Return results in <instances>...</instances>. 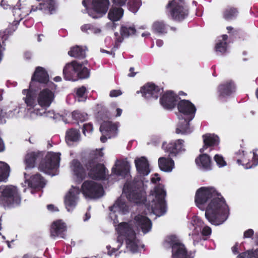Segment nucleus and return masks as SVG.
I'll list each match as a JSON object with an SVG mask.
<instances>
[{"instance_id": "obj_1", "label": "nucleus", "mask_w": 258, "mask_h": 258, "mask_svg": "<svg viewBox=\"0 0 258 258\" xmlns=\"http://www.w3.org/2000/svg\"><path fill=\"white\" fill-rule=\"evenodd\" d=\"M211 200L205 211V217L212 225L222 224L228 218V209L224 198L213 187H201L196 193L195 201L201 208Z\"/></svg>"}, {"instance_id": "obj_2", "label": "nucleus", "mask_w": 258, "mask_h": 258, "mask_svg": "<svg viewBox=\"0 0 258 258\" xmlns=\"http://www.w3.org/2000/svg\"><path fill=\"white\" fill-rule=\"evenodd\" d=\"M22 198L18 188L13 185L0 186V206L11 209L20 205Z\"/></svg>"}, {"instance_id": "obj_3", "label": "nucleus", "mask_w": 258, "mask_h": 258, "mask_svg": "<svg viewBox=\"0 0 258 258\" xmlns=\"http://www.w3.org/2000/svg\"><path fill=\"white\" fill-rule=\"evenodd\" d=\"M155 200L152 201L151 206L147 209L158 216L163 215L166 212V205L165 201L166 191L161 184L155 187Z\"/></svg>"}, {"instance_id": "obj_4", "label": "nucleus", "mask_w": 258, "mask_h": 258, "mask_svg": "<svg viewBox=\"0 0 258 258\" xmlns=\"http://www.w3.org/2000/svg\"><path fill=\"white\" fill-rule=\"evenodd\" d=\"M39 83L44 86H47L51 89H56V85L49 81V77L46 69L42 67H37L31 77L30 88L33 90L37 84Z\"/></svg>"}, {"instance_id": "obj_5", "label": "nucleus", "mask_w": 258, "mask_h": 258, "mask_svg": "<svg viewBox=\"0 0 258 258\" xmlns=\"http://www.w3.org/2000/svg\"><path fill=\"white\" fill-rule=\"evenodd\" d=\"M166 10L168 16L175 21L181 22L188 15V9L179 4L177 0L169 2L166 6Z\"/></svg>"}, {"instance_id": "obj_6", "label": "nucleus", "mask_w": 258, "mask_h": 258, "mask_svg": "<svg viewBox=\"0 0 258 258\" xmlns=\"http://www.w3.org/2000/svg\"><path fill=\"white\" fill-rule=\"evenodd\" d=\"M59 156L60 154L58 153L48 152L44 158L43 157L40 159L41 161L38 165L39 170L46 173H50L58 166Z\"/></svg>"}, {"instance_id": "obj_7", "label": "nucleus", "mask_w": 258, "mask_h": 258, "mask_svg": "<svg viewBox=\"0 0 258 258\" xmlns=\"http://www.w3.org/2000/svg\"><path fill=\"white\" fill-rule=\"evenodd\" d=\"M82 194L85 197L91 199H98L104 194L102 185L92 180L85 181L81 186Z\"/></svg>"}, {"instance_id": "obj_8", "label": "nucleus", "mask_w": 258, "mask_h": 258, "mask_svg": "<svg viewBox=\"0 0 258 258\" xmlns=\"http://www.w3.org/2000/svg\"><path fill=\"white\" fill-rule=\"evenodd\" d=\"M85 167L88 171V176L91 179L96 180L105 179L106 168L103 164L96 163L95 160L90 159L86 163Z\"/></svg>"}, {"instance_id": "obj_9", "label": "nucleus", "mask_w": 258, "mask_h": 258, "mask_svg": "<svg viewBox=\"0 0 258 258\" xmlns=\"http://www.w3.org/2000/svg\"><path fill=\"white\" fill-rule=\"evenodd\" d=\"M167 240L172 248V258H190L184 245L176 236H169Z\"/></svg>"}, {"instance_id": "obj_10", "label": "nucleus", "mask_w": 258, "mask_h": 258, "mask_svg": "<svg viewBox=\"0 0 258 258\" xmlns=\"http://www.w3.org/2000/svg\"><path fill=\"white\" fill-rule=\"evenodd\" d=\"M236 91V85L232 80L221 83L217 88V98L220 101H226L232 96Z\"/></svg>"}, {"instance_id": "obj_11", "label": "nucleus", "mask_w": 258, "mask_h": 258, "mask_svg": "<svg viewBox=\"0 0 258 258\" xmlns=\"http://www.w3.org/2000/svg\"><path fill=\"white\" fill-rule=\"evenodd\" d=\"M109 0H92L91 8L88 10V15L93 19H98L108 11Z\"/></svg>"}, {"instance_id": "obj_12", "label": "nucleus", "mask_w": 258, "mask_h": 258, "mask_svg": "<svg viewBox=\"0 0 258 258\" xmlns=\"http://www.w3.org/2000/svg\"><path fill=\"white\" fill-rule=\"evenodd\" d=\"M127 199L136 203H142L146 201L144 192L138 188H136L131 183H125L123 188Z\"/></svg>"}, {"instance_id": "obj_13", "label": "nucleus", "mask_w": 258, "mask_h": 258, "mask_svg": "<svg viewBox=\"0 0 258 258\" xmlns=\"http://www.w3.org/2000/svg\"><path fill=\"white\" fill-rule=\"evenodd\" d=\"M161 91H163L162 89L158 86L153 83H148L142 87L140 91H137V93L140 92L142 96L146 99L156 100L161 94Z\"/></svg>"}, {"instance_id": "obj_14", "label": "nucleus", "mask_w": 258, "mask_h": 258, "mask_svg": "<svg viewBox=\"0 0 258 258\" xmlns=\"http://www.w3.org/2000/svg\"><path fill=\"white\" fill-rule=\"evenodd\" d=\"M177 107L178 111L185 117H189V120H192L194 118L197 108L189 100L186 99L179 100L177 103Z\"/></svg>"}, {"instance_id": "obj_15", "label": "nucleus", "mask_w": 258, "mask_h": 258, "mask_svg": "<svg viewBox=\"0 0 258 258\" xmlns=\"http://www.w3.org/2000/svg\"><path fill=\"white\" fill-rule=\"evenodd\" d=\"M55 90L48 87L40 91L37 96L38 104L42 107H48L54 99Z\"/></svg>"}, {"instance_id": "obj_16", "label": "nucleus", "mask_w": 258, "mask_h": 258, "mask_svg": "<svg viewBox=\"0 0 258 258\" xmlns=\"http://www.w3.org/2000/svg\"><path fill=\"white\" fill-rule=\"evenodd\" d=\"M178 96L172 91L165 92L160 98V103L166 109L171 110L177 104Z\"/></svg>"}, {"instance_id": "obj_17", "label": "nucleus", "mask_w": 258, "mask_h": 258, "mask_svg": "<svg viewBox=\"0 0 258 258\" xmlns=\"http://www.w3.org/2000/svg\"><path fill=\"white\" fill-rule=\"evenodd\" d=\"M115 229L119 235L125 237L126 240L128 238H136V232L132 224L128 223L121 222L117 225Z\"/></svg>"}, {"instance_id": "obj_18", "label": "nucleus", "mask_w": 258, "mask_h": 258, "mask_svg": "<svg viewBox=\"0 0 258 258\" xmlns=\"http://www.w3.org/2000/svg\"><path fill=\"white\" fill-rule=\"evenodd\" d=\"M78 61L73 60L67 63L63 69V76L64 79L67 81L75 82L77 81L76 78L77 73Z\"/></svg>"}, {"instance_id": "obj_19", "label": "nucleus", "mask_w": 258, "mask_h": 258, "mask_svg": "<svg viewBox=\"0 0 258 258\" xmlns=\"http://www.w3.org/2000/svg\"><path fill=\"white\" fill-rule=\"evenodd\" d=\"M184 143L182 139L171 141L165 147V151L171 156H176L178 153L185 151Z\"/></svg>"}, {"instance_id": "obj_20", "label": "nucleus", "mask_w": 258, "mask_h": 258, "mask_svg": "<svg viewBox=\"0 0 258 258\" xmlns=\"http://www.w3.org/2000/svg\"><path fill=\"white\" fill-rule=\"evenodd\" d=\"M66 230V223L61 220H56L51 225L50 236L54 237L59 236L64 238L65 237L64 232Z\"/></svg>"}, {"instance_id": "obj_21", "label": "nucleus", "mask_w": 258, "mask_h": 258, "mask_svg": "<svg viewBox=\"0 0 258 258\" xmlns=\"http://www.w3.org/2000/svg\"><path fill=\"white\" fill-rule=\"evenodd\" d=\"M236 154L242 155V157L241 159H237L236 162L239 165H242L246 169H249L252 167H254L258 165V155L255 153L253 154V163L250 164L249 162V156L247 154H245L244 151L241 152L239 151Z\"/></svg>"}, {"instance_id": "obj_22", "label": "nucleus", "mask_w": 258, "mask_h": 258, "mask_svg": "<svg viewBox=\"0 0 258 258\" xmlns=\"http://www.w3.org/2000/svg\"><path fill=\"white\" fill-rule=\"evenodd\" d=\"M135 224L140 227L144 233H147L150 231L152 223L151 220L147 217L138 214L134 218Z\"/></svg>"}, {"instance_id": "obj_23", "label": "nucleus", "mask_w": 258, "mask_h": 258, "mask_svg": "<svg viewBox=\"0 0 258 258\" xmlns=\"http://www.w3.org/2000/svg\"><path fill=\"white\" fill-rule=\"evenodd\" d=\"M135 164L138 173L142 176H146L150 172L149 163L145 157L137 158Z\"/></svg>"}, {"instance_id": "obj_24", "label": "nucleus", "mask_w": 258, "mask_h": 258, "mask_svg": "<svg viewBox=\"0 0 258 258\" xmlns=\"http://www.w3.org/2000/svg\"><path fill=\"white\" fill-rule=\"evenodd\" d=\"M46 185V180L39 173L32 175L28 180V185L31 188L40 190Z\"/></svg>"}, {"instance_id": "obj_25", "label": "nucleus", "mask_w": 258, "mask_h": 258, "mask_svg": "<svg viewBox=\"0 0 258 258\" xmlns=\"http://www.w3.org/2000/svg\"><path fill=\"white\" fill-rule=\"evenodd\" d=\"M191 120H189V117H185L179 119V121L177 125L175 133L177 134L186 135L191 133L192 130L190 127L189 122Z\"/></svg>"}, {"instance_id": "obj_26", "label": "nucleus", "mask_w": 258, "mask_h": 258, "mask_svg": "<svg viewBox=\"0 0 258 258\" xmlns=\"http://www.w3.org/2000/svg\"><path fill=\"white\" fill-rule=\"evenodd\" d=\"M78 194V190L73 188L70 189L66 196L64 203L68 211H70L75 207L77 204V195Z\"/></svg>"}, {"instance_id": "obj_27", "label": "nucleus", "mask_w": 258, "mask_h": 258, "mask_svg": "<svg viewBox=\"0 0 258 258\" xmlns=\"http://www.w3.org/2000/svg\"><path fill=\"white\" fill-rule=\"evenodd\" d=\"M44 156L42 152H32L28 153L25 159L26 168H32L35 166V162L37 160H40Z\"/></svg>"}, {"instance_id": "obj_28", "label": "nucleus", "mask_w": 258, "mask_h": 258, "mask_svg": "<svg viewBox=\"0 0 258 258\" xmlns=\"http://www.w3.org/2000/svg\"><path fill=\"white\" fill-rule=\"evenodd\" d=\"M204 146L200 150V152L202 153L208 147H213L218 144L219 138L217 136L214 135L207 134L203 136Z\"/></svg>"}, {"instance_id": "obj_29", "label": "nucleus", "mask_w": 258, "mask_h": 258, "mask_svg": "<svg viewBox=\"0 0 258 258\" xmlns=\"http://www.w3.org/2000/svg\"><path fill=\"white\" fill-rule=\"evenodd\" d=\"M195 162L198 166L202 167L205 170H209L212 169L211 158L207 154H203L202 153L196 159Z\"/></svg>"}, {"instance_id": "obj_30", "label": "nucleus", "mask_w": 258, "mask_h": 258, "mask_svg": "<svg viewBox=\"0 0 258 258\" xmlns=\"http://www.w3.org/2000/svg\"><path fill=\"white\" fill-rule=\"evenodd\" d=\"M73 170L78 179L82 181L86 177V172L81 163L76 159L73 160L72 163Z\"/></svg>"}, {"instance_id": "obj_31", "label": "nucleus", "mask_w": 258, "mask_h": 258, "mask_svg": "<svg viewBox=\"0 0 258 258\" xmlns=\"http://www.w3.org/2000/svg\"><path fill=\"white\" fill-rule=\"evenodd\" d=\"M158 165L162 171L170 172L174 167V162L171 158L160 157L158 159Z\"/></svg>"}, {"instance_id": "obj_32", "label": "nucleus", "mask_w": 258, "mask_h": 258, "mask_svg": "<svg viewBox=\"0 0 258 258\" xmlns=\"http://www.w3.org/2000/svg\"><path fill=\"white\" fill-rule=\"evenodd\" d=\"M33 89L29 87L28 89H24L22 92L23 94H26V97L24 98L25 102L30 108H33L36 105L35 100L32 92L36 91L37 90L34 87Z\"/></svg>"}, {"instance_id": "obj_33", "label": "nucleus", "mask_w": 258, "mask_h": 258, "mask_svg": "<svg viewBox=\"0 0 258 258\" xmlns=\"http://www.w3.org/2000/svg\"><path fill=\"white\" fill-rule=\"evenodd\" d=\"M68 54L71 57L78 59H83L86 57L85 50L82 46L78 45L72 47L68 51Z\"/></svg>"}, {"instance_id": "obj_34", "label": "nucleus", "mask_w": 258, "mask_h": 258, "mask_svg": "<svg viewBox=\"0 0 258 258\" xmlns=\"http://www.w3.org/2000/svg\"><path fill=\"white\" fill-rule=\"evenodd\" d=\"M222 40H219L216 44L215 50L217 52H220L221 54H223L226 52L228 47L227 41L228 40V35L224 34L221 36Z\"/></svg>"}, {"instance_id": "obj_35", "label": "nucleus", "mask_w": 258, "mask_h": 258, "mask_svg": "<svg viewBox=\"0 0 258 258\" xmlns=\"http://www.w3.org/2000/svg\"><path fill=\"white\" fill-rule=\"evenodd\" d=\"M90 75V69L84 66L82 63L78 62L77 73V76H76V78H77V81L88 79Z\"/></svg>"}, {"instance_id": "obj_36", "label": "nucleus", "mask_w": 258, "mask_h": 258, "mask_svg": "<svg viewBox=\"0 0 258 258\" xmlns=\"http://www.w3.org/2000/svg\"><path fill=\"white\" fill-rule=\"evenodd\" d=\"M123 10L121 8H111L108 14V18L111 21L114 22L118 21L122 17Z\"/></svg>"}, {"instance_id": "obj_37", "label": "nucleus", "mask_w": 258, "mask_h": 258, "mask_svg": "<svg viewBox=\"0 0 258 258\" xmlns=\"http://www.w3.org/2000/svg\"><path fill=\"white\" fill-rule=\"evenodd\" d=\"M96 117L104 120L109 118L110 113L107 107L102 104H97L96 106Z\"/></svg>"}, {"instance_id": "obj_38", "label": "nucleus", "mask_w": 258, "mask_h": 258, "mask_svg": "<svg viewBox=\"0 0 258 258\" xmlns=\"http://www.w3.org/2000/svg\"><path fill=\"white\" fill-rule=\"evenodd\" d=\"M167 25L163 21H157L152 25V29L154 33L160 34L167 33Z\"/></svg>"}, {"instance_id": "obj_39", "label": "nucleus", "mask_w": 258, "mask_h": 258, "mask_svg": "<svg viewBox=\"0 0 258 258\" xmlns=\"http://www.w3.org/2000/svg\"><path fill=\"white\" fill-rule=\"evenodd\" d=\"M10 172L9 165L4 162L0 161V182L7 181Z\"/></svg>"}, {"instance_id": "obj_40", "label": "nucleus", "mask_w": 258, "mask_h": 258, "mask_svg": "<svg viewBox=\"0 0 258 258\" xmlns=\"http://www.w3.org/2000/svg\"><path fill=\"white\" fill-rule=\"evenodd\" d=\"M111 211L115 212L116 211L121 212L122 213H125L128 212V208L124 201L118 199L116 201L115 203L109 208Z\"/></svg>"}, {"instance_id": "obj_41", "label": "nucleus", "mask_w": 258, "mask_h": 258, "mask_svg": "<svg viewBox=\"0 0 258 258\" xmlns=\"http://www.w3.org/2000/svg\"><path fill=\"white\" fill-rule=\"evenodd\" d=\"M136 33V29L134 26L122 25L120 28V37H122L123 39L135 34Z\"/></svg>"}, {"instance_id": "obj_42", "label": "nucleus", "mask_w": 258, "mask_h": 258, "mask_svg": "<svg viewBox=\"0 0 258 258\" xmlns=\"http://www.w3.org/2000/svg\"><path fill=\"white\" fill-rule=\"evenodd\" d=\"M117 126L111 121H104L100 125V131L102 133H115L117 131Z\"/></svg>"}, {"instance_id": "obj_43", "label": "nucleus", "mask_w": 258, "mask_h": 258, "mask_svg": "<svg viewBox=\"0 0 258 258\" xmlns=\"http://www.w3.org/2000/svg\"><path fill=\"white\" fill-rule=\"evenodd\" d=\"M66 140L67 142H76L78 141L80 138V133L79 130L71 128L67 132Z\"/></svg>"}, {"instance_id": "obj_44", "label": "nucleus", "mask_w": 258, "mask_h": 258, "mask_svg": "<svg viewBox=\"0 0 258 258\" xmlns=\"http://www.w3.org/2000/svg\"><path fill=\"white\" fill-rule=\"evenodd\" d=\"M130 171V166L127 163L119 165L117 168H113L112 172L118 176L125 177Z\"/></svg>"}, {"instance_id": "obj_45", "label": "nucleus", "mask_w": 258, "mask_h": 258, "mask_svg": "<svg viewBox=\"0 0 258 258\" xmlns=\"http://www.w3.org/2000/svg\"><path fill=\"white\" fill-rule=\"evenodd\" d=\"M238 10L236 8L231 7L225 10L223 12L224 18L227 20L230 21L236 18L238 14Z\"/></svg>"}, {"instance_id": "obj_46", "label": "nucleus", "mask_w": 258, "mask_h": 258, "mask_svg": "<svg viewBox=\"0 0 258 258\" xmlns=\"http://www.w3.org/2000/svg\"><path fill=\"white\" fill-rule=\"evenodd\" d=\"M28 12L30 11H25L24 7H21V5L20 6H16L13 9V13L14 16L22 18L29 15ZM31 13L30 12H29Z\"/></svg>"}, {"instance_id": "obj_47", "label": "nucleus", "mask_w": 258, "mask_h": 258, "mask_svg": "<svg viewBox=\"0 0 258 258\" xmlns=\"http://www.w3.org/2000/svg\"><path fill=\"white\" fill-rule=\"evenodd\" d=\"M141 5V0H129L127 8L133 13H136Z\"/></svg>"}, {"instance_id": "obj_48", "label": "nucleus", "mask_w": 258, "mask_h": 258, "mask_svg": "<svg viewBox=\"0 0 258 258\" xmlns=\"http://www.w3.org/2000/svg\"><path fill=\"white\" fill-rule=\"evenodd\" d=\"M87 114L82 113L79 111L75 110L72 113V118L77 122H83L87 118Z\"/></svg>"}, {"instance_id": "obj_49", "label": "nucleus", "mask_w": 258, "mask_h": 258, "mask_svg": "<svg viewBox=\"0 0 258 258\" xmlns=\"http://www.w3.org/2000/svg\"><path fill=\"white\" fill-rule=\"evenodd\" d=\"M114 35L116 37L114 45L111 50V53H113V57L115 56V51L119 47L120 43L123 41V37H120V35H119L117 32H115Z\"/></svg>"}, {"instance_id": "obj_50", "label": "nucleus", "mask_w": 258, "mask_h": 258, "mask_svg": "<svg viewBox=\"0 0 258 258\" xmlns=\"http://www.w3.org/2000/svg\"><path fill=\"white\" fill-rule=\"evenodd\" d=\"M8 38L9 35L6 32L0 33V61L1 60L2 57V51L5 49V46L6 45L5 44V42L8 39Z\"/></svg>"}, {"instance_id": "obj_51", "label": "nucleus", "mask_w": 258, "mask_h": 258, "mask_svg": "<svg viewBox=\"0 0 258 258\" xmlns=\"http://www.w3.org/2000/svg\"><path fill=\"white\" fill-rule=\"evenodd\" d=\"M135 239L136 238H128L126 240L127 247L133 252H137L138 250V246L135 242Z\"/></svg>"}, {"instance_id": "obj_52", "label": "nucleus", "mask_w": 258, "mask_h": 258, "mask_svg": "<svg viewBox=\"0 0 258 258\" xmlns=\"http://www.w3.org/2000/svg\"><path fill=\"white\" fill-rule=\"evenodd\" d=\"M81 29L83 32H88V30L91 31L94 33H98L100 32V29L95 28L92 25L90 24H84L81 26Z\"/></svg>"}, {"instance_id": "obj_53", "label": "nucleus", "mask_w": 258, "mask_h": 258, "mask_svg": "<svg viewBox=\"0 0 258 258\" xmlns=\"http://www.w3.org/2000/svg\"><path fill=\"white\" fill-rule=\"evenodd\" d=\"M214 159L218 166L220 167H223L226 165V163L223 157L220 155H215Z\"/></svg>"}, {"instance_id": "obj_54", "label": "nucleus", "mask_w": 258, "mask_h": 258, "mask_svg": "<svg viewBox=\"0 0 258 258\" xmlns=\"http://www.w3.org/2000/svg\"><path fill=\"white\" fill-rule=\"evenodd\" d=\"M226 29L230 36L236 37L240 34V30L239 29H234L231 26H227Z\"/></svg>"}, {"instance_id": "obj_55", "label": "nucleus", "mask_w": 258, "mask_h": 258, "mask_svg": "<svg viewBox=\"0 0 258 258\" xmlns=\"http://www.w3.org/2000/svg\"><path fill=\"white\" fill-rule=\"evenodd\" d=\"M93 129V125L91 123H85L83 125V133L85 136H86V133H91Z\"/></svg>"}, {"instance_id": "obj_56", "label": "nucleus", "mask_w": 258, "mask_h": 258, "mask_svg": "<svg viewBox=\"0 0 258 258\" xmlns=\"http://www.w3.org/2000/svg\"><path fill=\"white\" fill-rule=\"evenodd\" d=\"M86 90V88L84 86H82L78 88L76 92L77 96L79 97H83Z\"/></svg>"}, {"instance_id": "obj_57", "label": "nucleus", "mask_w": 258, "mask_h": 258, "mask_svg": "<svg viewBox=\"0 0 258 258\" xmlns=\"http://www.w3.org/2000/svg\"><path fill=\"white\" fill-rule=\"evenodd\" d=\"M211 233H212V229L208 226H205L203 228V229L201 231V233H202V235L206 236H210L211 234Z\"/></svg>"}, {"instance_id": "obj_58", "label": "nucleus", "mask_w": 258, "mask_h": 258, "mask_svg": "<svg viewBox=\"0 0 258 258\" xmlns=\"http://www.w3.org/2000/svg\"><path fill=\"white\" fill-rule=\"evenodd\" d=\"M249 256L248 258H258V248L248 250Z\"/></svg>"}, {"instance_id": "obj_59", "label": "nucleus", "mask_w": 258, "mask_h": 258, "mask_svg": "<svg viewBox=\"0 0 258 258\" xmlns=\"http://www.w3.org/2000/svg\"><path fill=\"white\" fill-rule=\"evenodd\" d=\"M254 234V231L252 229H249L244 231L243 234L244 238H248L251 237Z\"/></svg>"}, {"instance_id": "obj_60", "label": "nucleus", "mask_w": 258, "mask_h": 258, "mask_svg": "<svg viewBox=\"0 0 258 258\" xmlns=\"http://www.w3.org/2000/svg\"><path fill=\"white\" fill-rule=\"evenodd\" d=\"M122 92L120 90H112L110 92L109 96L111 97H116L121 95Z\"/></svg>"}, {"instance_id": "obj_61", "label": "nucleus", "mask_w": 258, "mask_h": 258, "mask_svg": "<svg viewBox=\"0 0 258 258\" xmlns=\"http://www.w3.org/2000/svg\"><path fill=\"white\" fill-rule=\"evenodd\" d=\"M113 4L119 7L125 5L127 0H112Z\"/></svg>"}, {"instance_id": "obj_62", "label": "nucleus", "mask_w": 258, "mask_h": 258, "mask_svg": "<svg viewBox=\"0 0 258 258\" xmlns=\"http://www.w3.org/2000/svg\"><path fill=\"white\" fill-rule=\"evenodd\" d=\"M248 256H249V251H248V250H247L244 252L239 253L238 254V255H237V258H246V257L248 258Z\"/></svg>"}, {"instance_id": "obj_63", "label": "nucleus", "mask_w": 258, "mask_h": 258, "mask_svg": "<svg viewBox=\"0 0 258 258\" xmlns=\"http://www.w3.org/2000/svg\"><path fill=\"white\" fill-rule=\"evenodd\" d=\"M158 175H159L157 173H155L154 174V176H156V177H153L151 178V180L152 183H156L157 182L161 180L160 177H159Z\"/></svg>"}, {"instance_id": "obj_64", "label": "nucleus", "mask_w": 258, "mask_h": 258, "mask_svg": "<svg viewBox=\"0 0 258 258\" xmlns=\"http://www.w3.org/2000/svg\"><path fill=\"white\" fill-rule=\"evenodd\" d=\"M47 209L50 211H58V209L57 207H55L52 204H49L47 206Z\"/></svg>"}]
</instances>
